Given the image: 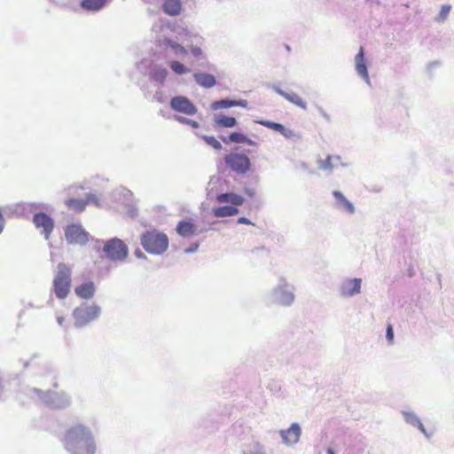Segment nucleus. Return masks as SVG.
<instances>
[{"label":"nucleus","mask_w":454,"mask_h":454,"mask_svg":"<svg viewBox=\"0 0 454 454\" xmlns=\"http://www.w3.org/2000/svg\"><path fill=\"white\" fill-rule=\"evenodd\" d=\"M64 444L70 454H96L97 446L90 429L83 425L70 427Z\"/></svg>","instance_id":"f257e3e1"},{"label":"nucleus","mask_w":454,"mask_h":454,"mask_svg":"<svg viewBox=\"0 0 454 454\" xmlns=\"http://www.w3.org/2000/svg\"><path fill=\"white\" fill-rule=\"evenodd\" d=\"M140 243L147 253L158 255L168 250L169 241L167 234L153 228L141 234Z\"/></svg>","instance_id":"f03ea898"},{"label":"nucleus","mask_w":454,"mask_h":454,"mask_svg":"<svg viewBox=\"0 0 454 454\" xmlns=\"http://www.w3.org/2000/svg\"><path fill=\"white\" fill-rule=\"evenodd\" d=\"M72 269L64 262L57 265V270L53 278V291L59 299H65L71 289Z\"/></svg>","instance_id":"7ed1b4c3"},{"label":"nucleus","mask_w":454,"mask_h":454,"mask_svg":"<svg viewBox=\"0 0 454 454\" xmlns=\"http://www.w3.org/2000/svg\"><path fill=\"white\" fill-rule=\"evenodd\" d=\"M103 251L111 261H124L129 254L127 245L118 238L107 240L103 247Z\"/></svg>","instance_id":"20e7f679"},{"label":"nucleus","mask_w":454,"mask_h":454,"mask_svg":"<svg viewBox=\"0 0 454 454\" xmlns=\"http://www.w3.org/2000/svg\"><path fill=\"white\" fill-rule=\"evenodd\" d=\"M101 309L95 304L76 308L74 312V317L76 326H82L99 317Z\"/></svg>","instance_id":"39448f33"},{"label":"nucleus","mask_w":454,"mask_h":454,"mask_svg":"<svg viewBox=\"0 0 454 454\" xmlns=\"http://www.w3.org/2000/svg\"><path fill=\"white\" fill-rule=\"evenodd\" d=\"M225 164L238 174H246L251 167L249 158L244 153H231L224 157Z\"/></svg>","instance_id":"423d86ee"},{"label":"nucleus","mask_w":454,"mask_h":454,"mask_svg":"<svg viewBox=\"0 0 454 454\" xmlns=\"http://www.w3.org/2000/svg\"><path fill=\"white\" fill-rule=\"evenodd\" d=\"M65 237L70 245H85L89 241L90 234L81 224L72 223L65 228Z\"/></svg>","instance_id":"0eeeda50"},{"label":"nucleus","mask_w":454,"mask_h":454,"mask_svg":"<svg viewBox=\"0 0 454 454\" xmlns=\"http://www.w3.org/2000/svg\"><path fill=\"white\" fill-rule=\"evenodd\" d=\"M33 223L37 229L42 230L44 238L49 239L54 229V221L51 217L43 212L36 213L33 217Z\"/></svg>","instance_id":"6e6552de"},{"label":"nucleus","mask_w":454,"mask_h":454,"mask_svg":"<svg viewBox=\"0 0 454 454\" xmlns=\"http://www.w3.org/2000/svg\"><path fill=\"white\" fill-rule=\"evenodd\" d=\"M172 109L188 115H193L197 112L196 106L185 97H175L170 101Z\"/></svg>","instance_id":"1a4fd4ad"},{"label":"nucleus","mask_w":454,"mask_h":454,"mask_svg":"<svg viewBox=\"0 0 454 454\" xmlns=\"http://www.w3.org/2000/svg\"><path fill=\"white\" fill-rule=\"evenodd\" d=\"M361 289V279L360 278H351L346 280L342 286L340 294L344 297L353 296L356 294L360 293Z\"/></svg>","instance_id":"9d476101"},{"label":"nucleus","mask_w":454,"mask_h":454,"mask_svg":"<svg viewBox=\"0 0 454 454\" xmlns=\"http://www.w3.org/2000/svg\"><path fill=\"white\" fill-rule=\"evenodd\" d=\"M280 434L284 442L286 444H294L300 439L301 428L298 424L294 423L288 429L282 430Z\"/></svg>","instance_id":"9b49d317"},{"label":"nucleus","mask_w":454,"mask_h":454,"mask_svg":"<svg viewBox=\"0 0 454 454\" xmlns=\"http://www.w3.org/2000/svg\"><path fill=\"white\" fill-rule=\"evenodd\" d=\"M96 292L95 285L92 281H87L75 286L74 294L82 299H91Z\"/></svg>","instance_id":"f8f14e48"},{"label":"nucleus","mask_w":454,"mask_h":454,"mask_svg":"<svg viewBox=\"0 0 454 454\" xmlns=\"http://www.w3.org/2000/svg\"><path fill=\"white\" fill-rule=\"evenodd\" d=\"M176 230L180 236L187 238L195 234L197 227L191 220H183L177 223Z\"/></svg>","instance_id":"ddd939ff"},{"label":"nucleus","mask_w":454,"mask_h":454,"mask_svg":"<svg viewBox=\"0 0 454 454\" xmlns=\"http://www.w3.org/2000/svg\"><path fill=\"white\" fill-rule=\"evenodd\" d=\"M356 70L363 78L365 80L369 79L364 47H360V50L356 56Z\"/></svg>","instance_id":"4468645a"},{"label":"nucleus","mask_w":454,"mask_h":454,"mask_svg":"<svg viewBox=\"0 0 454 454\" xmlns=\"http://www.w3.org/2000/svg\"><path fill=\"white\" fill-rule=\"evenodd\" d=\"M162 9L169 16H177L182 11L181 0H164Z\"/></svg>","instance_id":"2eb2a0df"},{"label":"nucleus","mask_w":454,"mask_h":454,"mask_svg":"<svg viewBox=\"0 0 454 454\" xmlns=\"http://www.w3.org/2000/svg\"><path fill=\"white\" fill-rule=\"evenodd\" d=\"M277 93H278L280 96L285 98L286 100L291 102L292 104L302 108H307L306 102L296 93L294 92H286L281 89L277 88L276 89Z\"/></svg>","instance_id":"dca6fc26"},{"label":"nucleus","mask_w":454,"mask_h":454,"mask_svg":"<svg viewBox=\"0 0 454 454\" xmlns=\"http://www.w3.org/2000/svg\"><path fill=\"white\" fill-rule=\"evenodd\" d=\"M216 200L220 203L230 202L234 206H240L244 202V198L233 192H226L218 194Z\"/></svg>","instance_id":"f3484780"},{"label":"nucleus","mask_w":454,"mask_h":454,"mask_svg":"<svg viewBox=\"0 0 454 454\" xmlns=\"http://www.w3.org/2000/svg\"><path fill=\"white\" fill-rule=\"evenodd\" d=\"M193 77L196 82L204 88H212L215 84V78L210 74L195 73Z\"/></svg>","instance_id":"a211bd4d"},{"label":"nucleus","mask_w":454,"mask_h":454,"mask_svg":"<svg viewBox=\"0 0 454 454\" xmlns=\"http://www.w3.org/2000/svg\"><path fill=\"white\" fill-rule=\"evenodd\" d=\"M65 205L69 210L81 213L85 210L88 201L85 199L69 198L65 200Z\"/></svg>","instance_id":"6ab92c4d"},{"label":"nucleus","mask_w":454,"mask_h":454,"mask_svg":"<svg viewBox=\"0 0 454 454\" xmlns=\"http://www.w3.org/2000/svg\"><path fill=\"white\" fill-rule=\"evenodd\" d=\"M221 139L225 144H229L231 142L237 143V144H245L246 143V144H248V145H254V144L247 136H245L242 133H239V132H233L228 137H222Z\"/></svg>","instance_id":"aec40b11"},{"label":"nucleus","mask_w":454,"mask_h":454,"mask_svg":"<svg viewBox=\"0 0 454 454\" xmlns=\"http://www.w3.org/2000/svg\"><path fill=\"white\" fill-rule=\"evenodd\" d=\"M334 198L337 200L338 206L343 209H345L347 212L352 214L355 212V207L352 205L351 202H349L340 192L334 191L333 192Z\"/></svg>","instance_id":"412c9836"},{"label":"nucleus","mask_w":454,"mask_h":454,"mask_svg":"<svg viewBox=\"0 0 454 454\" xmlns=\"http://www.w3.org/2000/svg\"><path fill=\"white\" fill-rule=\"evenodd\" d=\"M239 213V209L232 206H222L214 209V215L216 217L232 216Z\"/></svg>","instance_id":"4be33fe9"},{"label":"nucleus","mask_w":454,"mask_h":454,"mask_svg":"<svg viewBox=\"0 0 454 454\" xmlns=\"http://www.w3.org/2000/svg\"><path fill=\"white\" fill-rule=\"evenodd\" d=\"M106 0H82V7L88 11H98L105 6Z\"/></svg>","instance_id":"5701e85b"},{"label":"nucleus","mask_w":454,"mask_h":454,"mask_svg":"<svg viewBox=\"0 0 454 454\" xmlns=\"http://www.w3.org/2000/svg\"><path fill=\"white\" fill-rule=\"evenodd\" d=\"M216 125L223 128H232L236 125L237 121L234 117L221 115L215 118Z\"/></svg>","instance_id":"b1692460"},{"label":"nucleus","mask_w":454,"mask_h":454,"mask_svg":"<svg viewBox=\"0 0 454 454\" xmlns=\"http://www.w3.org/2000/svg\"><path fill=\"white\" fill-rule=\"evenodd\" d=\"M278 299V302L281 305L286 306V305H290L293 302L294 296L291 292H288L286 290H279Z\"/></svg>","instance_id":"393cba45"},{"label":"nucleus","mask_w":454,"mask_h":454,"mask_svg":"<svg viewBox=\"0 0 454 454\" xmlns=\"http://www.w3.org/2000/svg\"><path fill=\"white\" fill-rule=\"evenodd\" d=\"M169 67L176 74H184L189 72V69L184 64L176 60L171 61Z\"/></svg>","instance_id":"a878e982"},{"label":"nucleus","mask_w":454,"mask_h":454,"mask_svg":"<svg viewBox=\"0 0 454 454\" xmlns=\"http://www.w3.org/2000/svg\"><path fill=\"white\" fill-rule=\"evenodd\" d=\"M167 44L175 51L176 54H180V55H186L187 54V50L181 44L172 41V40H167Z\"/></svg>","instance_id":"bb28decb"},{"label":"nucleus","mask_w":454,"mask_h":454,"mask_svg":"<svg viewBox=\"0 0 454 454\" xmlns=\"http://www.w3.org/2000/svg\"><path fill=\"white\" fill-rule=\"evenodd\" d=\"M258 123H260L261 125L266 127V128H269V129H271L275 131H278V132H281L282 130H284V125L280 124V123H278V122H273V121H258Z\"/></svg>","instance_id":"cd10ccee"},{"label":"nucleus","mask_w":454,"mask_h":454,"mask_svg":"<svg viewBox=\"0 0 454 454\" xmlns=\"http://www.w3.org/2000/svg\"><path fill=\"white\" fill-rule=\"evenodd\" d=\"M238 105H239V103L234 100H219V101H215L213 104V107L215 109L229 108V107L236 106Z\"/></svg>","instance_id":"c85d7f7f"},{"label":"nucleus","mask_w":454,"mask_h":454,"mask_svg":"<svg viewBox=\"0 0 454 454\" xmlns=\"http://www.w3.org/2000/svg\"><path fill=\"white\" fill-rule=\"evenodd\" d=\"M339 160L340 157L338 156H328L325 160L321 161L320 168L325 170H331L333 168V160Z\"/></svg>","instance_id":"c756f323"},{"label":"nucleus","mask_w":454,"mask_h":454,"mask_svg":"<svg viewBox=\"0 0 454 454\" xmlns=\"http://www.w3.org/2000/svg\"><path fill=\"white\" fill-rule=\"evenodd\" d=\"M203 139L207 145H211L215 150L222 149L221 143L215 137L204 136Z\"/></svg>","instance_id":"7c9ffc66"},{"label":"nucleus","mask_w":454,"mask_h":454,"mask_svg":"<svg viewBox=\"0 0 454 454\" xmlns=\"http://www.w3.org/2000/svg\"><path fill=\"white\" fill-rule=\"evenodd\" d=\"M167 74L168 72L165 68H159L153 72V77L156 81L163 82L166 79Z\"/></svg>","instance_id":"2f4dec72"},{"label":"nucleus","mask_w":454,"mask_h":454,"mask_svg":"<svg viewBox=\"0 0 454 454\" xmlns=\"http://www.w3.org/2000/svg\"><path fill=\"white\" fill-rule=\"evenodd\" d=\"M175 119L178 122L188 124V125L192 126V128H198L199 127V123L196 121L190 120V119H187V118L183 117V116H176Z\"/></svg>","instance_id":"473e14b6"},{"label":"nucleus","mask_w":454,"mask_h":454,"mask_svg":"<svg viewBox=\"0 0 454 454\" xmlns=\"http://www.w3.org/2000/svg\"><path fill=\"white\" fill-rule=\"evenodd\" d=\"M85 201H88V205L92 203L96 205L97 207L100 206L99 200L93 194H88L85 198Z\"/></svg>","instance_id":"72a5a7b5"},{"label":"nucleus","mask_w":454,"mask_h":454,"mask_svg":"<svg viewBox=\"0 0 454 454\" xmlns=\"http://www.w3.org/2000/svg\"><path fill=\"white\" fill-rule=\"evenodd\" d=\"M386 336H387V340L390 343H392L393 340H394V331H393V326L390 324L387 327Z\"/></svg>","instance_id":"f704fd0d"},{"label":"nucleus","mask_w":454,"mask_h":454,"mask_svg":"<svg viewBox=\"0 0 454 454\" xmlns=\"http://www.w3.org/2000/svg\"><path fill=\"white\" fill-rule=\"evenodd\" d=\"M280 134H282L286 138H292L295 137V133L292 129H286L285 126L284 130H282Z\"/></svg>","instance_id":"c9c22d12"},{"label":"nucleus","mask_w":454,"mask_h":454,"mask_svg":"<svg viewBox=\"0 0 454 454\" xmlns=\"http://www.w3.org/2000/svg\"><path fill=\"white\" fill-rule=\"evenodd\" d=\"M450 6L449 5H443L442 7V10H441V12H440V15L442 19H444L448 13L450 12Z\"/></svg>","instance_id":"e433bc0d"},{"label":"nucleus","mask_w":454,"mask_h":454,"mask_svg":"<svg viewBox=\"0 0 454 454\" xmlns=\"http://www.w3.org/2000/svg\"><path fill=\"white\" fill-rule=\"evenodd\" d=\"M191 51L194 56H199L201 54V50L198 46H192L191 47Z\"/></svg>","instance_id":"4c0bfd02"},{"label":"nucleus","mask_w":454,"mask_h":454,"mask_svg":"<svg viewBox=\"0 0 454 454\" xmlns=\"http://www.w3.org/2000/svg\"><path fill=\"white\" fill-rule=\"evenodd\" d=\"M134 254L139 259H146V255L140 249L135 250Z\"/></svg>","instance_id":"58836bf2"},{"label":"nucleus","mask_w":454,"mask_h":454,"mask_svg":"<svg viewBox=\"0 0 454 454\" xmlns=\"http://www.w3.org/2000/svg\"><path fill=\"white\" fill-rule=\"evenodd\" d=\"M238 222L239 223H245V224H251V222L249 219L246 218V217H240L239 218Z\"/></svg>","instance_id":"ea45409f"},{"label":"nucleus","mask_w":454,"mask_h":454,"mask_svg":"<svg viewBox=\"0 0 454 454\" xmlns=\"http://www.w3.org/2000/svg\"><path fill=\"white\" fill-rule=\"evenodd\" d=\"M57 321H58L59 325H62L64 321H65V318H64V317H57Z\"/></svg>","instance_id":"a19ab883"},{"label":"nucleus","mask_w":454,"mask_h":454,"mask_svg":"<svg viewBox=\"0 0 454 454\" xmlns=\"http://www.w3.org/2000/svg\"><path fill=\"white\" fill-rule=\"evenodd\" d=\"M246 192L250 197H254V192L253 190L246 189Z\"/></svg>","instance_id":"79ce46f5"},{"label":"nucleus","mask_w":454,"mask_h":454,"mask_svg":"<svg viewBox=\"0 0 454 454\" xmlns=\"http://www.w3.org/2000/svg\"><path fill=\"white\" fill-rule=\"evenodd\" d=\"M418 425H419V429H420L423 433H425V429H424L423 424H422L420 421H418Z\"/></svg>","instance_id":"37998d69"},{"label":"nucleus","mask_w":454,"mask_h":454,"mask_svg":"<svg viewBox=\"0 0 454 454\" xmlns=\"http://www.w3.org/2000/svg\"><path fill=\"white\" fill-rule=\"evenodd\" d=\"M327 454H335V453H334V451L331 448H329L327 450Z\"/></svg>","instance_id":"c03bdc74"}]
</instances>
